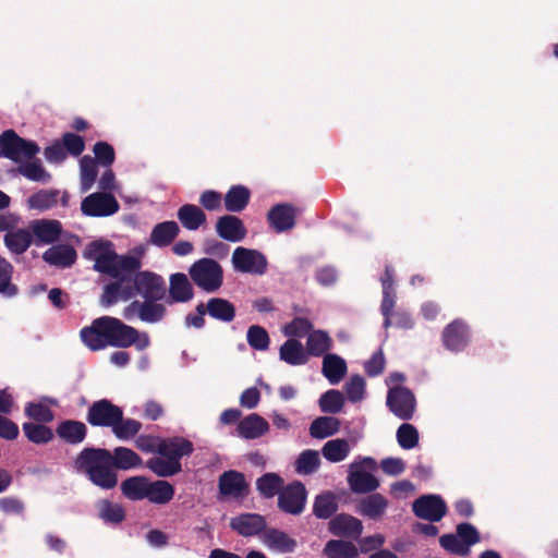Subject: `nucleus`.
<instances>
[{
	"label": "nucleus",
	"instance_id": "nucleus-1",
	"mask_svg": "<svg viewBox=\"0 0 558 558\" xmlns=\"http://www.w3.org/2000/svg\"><path fill=\"white\" fill-rule=\"evenodd\" d=\"M84 257L93 260L94 269L114 279L104 288L100 304L109 307L120 300L129 301L133 298L130 279L133 272L141 269V260L132 255H118L113 244L109 241H93L85 251Z\"/></svg>",
	"mask_w": 558,
	"mask_h": 558
},
{
	"label": "nucleus",
	"instance_id": "nucleus-2",
	"mask_svg": "<svg viewBox=\"0 0 558 558\" xmlns=\"http://www.w3.org/2000/svg\"><path fill=\"white\" fill-rule=\"evenodd\" d=\"M142 462V458L126 447H116L112 451L86 447L76 456L74 465L77 471L85 473L95 486L110 490L118 485L117 470L135 469Z\"/></svg>",
	"mask_w": 558,
	"mask_h": 558
},
{
	"label": "nucleus",
	"instance_id": "nucleus-3",
	"mask_svg": "<svg viewBox=\"0 0 558 558\" xmlns=\"http://www.w3.org/2000/svg\"><path fill=\"white\" fill-rule=\"evenodd\" d=\"M80 335L83 343L92 351H99L107 347L124 349L131 345L143 351L150 344L146 332L141 333L136 328L112 316L94 319L90 326L81 330Z\"/></svg>",
	"mask_w": 558,
	"mask_h": 558
},
{
	"label": "nucleus",
	"instance_id": "nucleus-4",
	"mask_svg": "<svg viewBox=\"0 0 558 558\" xmlns=\"http://www.w3.org/2000/svg\"><path fill=\"white\" fill-rule=\"evenodd\" d=\"M39 150L36 142L21 137L14 130H5L0 134V157L23 162L34 159Z\"/></svg>",
	"mask_w": 558,
	"mask_h": 558
},
{
	"label": "nucleus",
	"instance_id": "nucleus-5",
	"mask_svg": "<svg viewBox=\"0 0 558 558\" xmlns=\"http://www.w3.org/2000/svg\"><path fill=\"white\" fill-rule=\"evenodd\" d=\"M192 281L202 290L208 293L216 292L223 283V269L213 258H201L189 269Z\"/></svg>",
	"mask_w": 558,
	"mask_h": 558
},
{
	"label": "nucleus",
	"instance_id": "nucleus-6",
	"mask_svg": "<svg viewBox=\"0 0 558 558\" xmlns=\"http://www.w3.org/2000/svg\"><path fill=\"white\" fill-rule=\"evenodd\" d=\"M131 291L133 298L138 295L144 300H165L167 284L162 276L149 270H136L131 275Z\"/></svg>",
	"mask_w": 558,
	"mask_h": 558
},
{
	"label": "nucleus",
	"instance_id": "nucleus-7",
	"mask_svg": "<svg viewBox=\"0 0 558 558\" xmlns=\"http://www.w3.org/2000/svg\"><path fill=\"white\" fill-rule=\"evenodd\" d=\"M122 408L109 399L94 401L87 410L86 422L93 427L110 428L121 420Z\"/></svg>",
	"mask_w": 558,
	"mask_h": 558
},
{
	"label": "nucleus",
	"instance_id": "nucleus-8",
	"mask_svg": "<svg viewBox=\"0 0 558 558\" xmlns=\"http://www.w3.org/2000/svg\"><path fill=\"white\" fill-rule=\"evenodd\" d=\"M386 404L395 416L402 421H409L415 413L416 399L409 388L393 386L387 392Z\"/></svg>",
	"mask_w": 558,
	"mask_h": 558
},
{
	"label": "nucleus",
	"instance_id": "nucleus-9",
	"mask_svg": "<svg viewBox=\"0 0 558 558\" xmlns=\"http://www.w3.org/2000/svg\"><path fill=\"white\" fill-rule=\"evenodd\" d=\"M307 492L305 485L300 481H294L283 487L278 496V508L287 514H301L306 505Z\"/></svg>",
	"mask_w": 558,
	"mask_h": 558
},
{
	"label": "nucleus",
	"instance_id": "nucleus-10",
	"mask_svg": "<svg viewBox=\"0 0 558 558\" xmlns=\"http://www.w3.org/2000/svg\"><path fill=\"white\" fill-rule=\"evenodd\" d=\"M232 264L236 271L264 275L267 271V259L256 250L239 246L233 251Z\"/></svg>",
	"mask_w": 558,
	"mask_h": 558
},
{
	"label": "nucleus",
	"instance_id": "nucleus-11",
	"mask_svg": "<svg viewBox=\"0 0 558 558\" xmlns=\"http://www.w3.org/2000/svg\"><path fill=\"white\" fill-rule=\"evenodd\" d=\"M120 205L110 193L96 192L86 196L81 203V210L88 217H108L116 214Z\"/></svg>",
	"mask_w": 558,
	"mask_h": 558
},
{
	"label": "nucleus",
	"instance_id": "nucleus-12",
	"mask_svg": "<svg viewBox=\"0 0 558 558\" xmlns=\"http://www.w3.org/2000/svg\"><path fill=\"white\" fill-rule=\"evenodd\" d=\"M412 511L418 519L439 522L447 514L448 508L439 495H422L413 501Z\"/></svg>",
	"mask_w": 558,
	"mask_h": 558
},
{
	"label": "nucleus",
	"instance_id": "nucleus-13",
	"mask_svg": "<svg viewBox=\"0 0 558 558\" xmlns=\"http://www.w3.org/2000/svg\"><path fill=\"white\" fill-rule=\"evenodd\" d=\"M229 526L243 537L260 536L267 527L266 518L259 513L244 512L230 519Z\"/></svg>",
	"mask_w": 558,
	"mask_h": 558
},
{
	"label": "nucleus",
	"instance_id": "nucleus-14",
	"mask_svg": "<svg viewBox=\"0 0 558 558\" xmlns=\"http://www.w3.org/2000/svg\"><path fill=\"white\" fill-rule=\"evenodd\" d=\"M444 347L451 352L463 351L470 341L469 326L462 319L448 324L441 333Z\"/></svg>",
	"mask_w": 558,
	"mask_h": 558
},
{
	"label": "nucleus",
	"instance_id": "nucleus-15",
	"mask_svg": "<svg viewBox=\"0 0 558 558\" xmlns=\"http://www.w3.org/2000/svg\"><path fill=\"white\" fill-rule=\"evenodd\" d=\"M215 229L220 239L232 243L241 242L247 234L243 221L234 215H223L219 217L216 221Z\"/></svg>",
	"mask_w": 558,
	"mask_h": 558
},
{
	"label": "nucleus",
	"instance_id": "nucleus-16",
	"mask_svg": "<svg viewBox=\"0 0 558 558\" xmlns=\"http://www.w3.org/2000/svg\"><path fill=\"white\" fill-rule=\"evenodd\" d=\"M219 493L228 497H245L248 494V484L243 473L230 470L223 472L218 480Z\"/></svg>",
	"mask_w": 558,
	"mask_h": 558
},
{
	"label": "nucleus",
	"instance_id": "nucleus-17",
	"mask_svg": "<svg viewBox=\"0 0 558 558\" xmlns=\"http://www.w3.org/2000/svg\"><path fill=\"white\" fill-rule=\"evenodd\" d=\"M348 483L355 494H368L379 487L378 478L372 473L362 470L361 464L352 463L348 475Z\"/></svg>",
	"mask_w": 558,
	"mask_h": 558
},
{
	"label": "nucleus",
	"instance_id": "nucleus-18",
	"mask_svg": "<svg viewBox=\"0 0 558 558\" xmlns=\"http://www.w3.org/2000/svg\"><path fill=\"white\" fill-rule=\"evenodd\" d=\"M296 210L290 204H277L267 214L269 225L277 233L291 230L295 226Z\"/></svg>",
	"mask_w": 558,
	"mask_h": 558
},
{
	"label": "nucleus",
	"instance_id": "nucleus-19",
	"mask_svg": "<svg viewBox=\"0 0 558 558\" xmlns=\"http://www.w3.org/2000/svg\"><path fill=\"white\" fill-rule=\"evenodd\" d=\"M328 530L335 536L357 538L363 532V524L353 515L340 513L329 521Z\"/></svg>",
	"mask_w": 558,
	"mask_h": 558
},
{
	"label": "nucleus",
	"instance_id": "nucleus-20",
	"mask_svg": "<svg viewBox=\"0 0 558 558\" xmlns=\"http://www.w3.org/2000/svg\"><path fill=\"white\" fill-rule=\"evenodd\" d=\"M29 230L33 234V242L36 245L50 244L59 239L62 226L58 220L41 219L33 221Z\"/></svg>",
	"mask_w": 558,
	"mask_h": 558
},
{
	"label": "nucleus",
	"instance_id": "nucleus-21",
	"mask_svg": "<svg viewBox=\"0 0 558 558\" xmlns=\"http://www.w3.org/2000/svg\"><path fill=\"white\" fill-rule=\"evenodd\" d=\"M169 299L167 303H186L194 296L193 286L183 272H175L169 280Z\"/></svg>",
	"mask_w": 558,
	"mask_h": 558
},
{
	"label": "nucleus",
	"instance_id": "nucleus-22",
	"mask_svg": "<svg viewBox=\"0 0 558 558\" xmlns=\"http://www.w3.org/2000/svg\"><path fill=\"white\" fill-rule=\"evenodd\" d=\"M262 542L270 550L278 553H293L298 543L288 533L276 527H269L262 534Z\"/></svg>",
	"mask_w": 558,
	"mask_h": 558
},
{
	"label": "nucleus",
	"instance_id": "nucleus-23",
	"mask_svg": "<svg viewBox=\"0 0 558 558\" xmlns=\"http://www.w3.org/2000/svg\"><path fill=\"white\" fill-rule=\"evenodd\" d=\"M194 450L192 441L184 437H171L159 441L158 454L172 461L190 456Z\"/></svg>",
	"mask_w": 558,
	"mask_h": 558
},
{
	"label": "nucleus",
	"instance_id": "nucleus-24",
	"mask_svg": "<svg viewBox=\"0 0 558 558\" xmlns=\"http://www.w3.org/2000/svg\"><path fill=\"white\" fill-rule=\"evenodd\" d=\"M87 426L76 420H64L56 428L57 436L68 445L82 444L87 437Z\"/></svg>",
	"mask_w": 558,
	"mask_h": 558
},
{
	"label": "nucleus",
	"instance_id": "nucleus-25",
	"mask_svg": "<svg viewBox=\"0 0 558 558\" xmlns=\"http://www.w3.org/2000/svg\"><path fill=\"white\" fill-rule=\"evenodd\" d=\"M236 430L244 439H256L269 430V424L259 414L251 413L239 422Z\"/></svg>",
	"mask_w": 558,
	"mask_h": 558
},
{
	"label": "nucleus",
	"instance_id": "nucleus-26",
	"mask_svg": "<svg viewBox=\"0 0 558 558\" xmlns=\"http://www.w3.org/2000/svg\"><path fill=\"white\" fill-rule=\"evenodd\" d=\"M76 258L77 254L74 247L66 244L53 245L43 254V259L46 263L59 268L71 267Z\"/></svg>",
	"mask_w": 558,
	"mask_h": 558
},
{
	"label": "nucleus",
	"instance_id": "nucleus-27",
	"mask_svg": "<svg viewBox=\"0 0 558 558\" xmlns=\"http://www.w3.org/2000/svg\"><path fill=\"white\" fill-rule=\"evenodd\" d=\"M3 243L10 253L24 254L33 243V234L29 228H15L3 236Z\"/></svg>",
	"mask_w": 558,
	"mask_h": 558
},
{
	"label": "nucleus",
	"instance_id": "nucleus-28",
	"mask_svg": "<svg viewBox=\"0 0 558 558\" xmlns=\"http://www.w3.org/2000/svg\"><path fill=\"white\" fill-rule=\"evenodd\" d=\"M251 199V191L242 184L232 185L223 196L225 209L229 213L243 211Z\"/></svg>",
	"mask_w": 558,
	"mask_h": 558
},
{
	"label": "nucleus",
	"instance_id": "nucleus-29",
	"mask_svg": "<svg viewBox=\"0 0 558 558\" xmlns=\"http://www.w3.org/2000/svg\"><path fill=\"white\" fill-rule=\"evenodd\" d=\"M388 507V500L378 493H373L360 500L357 512L372 520L380 519Z\"/></svg>",
	"mask_w": 558,
	"mask_h": 558
},
{
	"label": "nucleus",
	"instance_id": "nucleus-30",
	"mask_svg": "<svg viewBox=\"0 0 558 558\" xmlns=\"http://www.w3.org/2000/svg\"><path fill=\"white\" fill-rule=\"evenodd\" d=\"M348 371L344 359L337 354L327 353L323 360L322 373L331 385L339 384Z\"/></svg>",
	"mask_w": 558,
	"mask_h": 558
},
{
	"label": "nucleus",
	"instance_id": "nucleus-31",
	"mask_svg": "<svg viewBox=\"0 0 558 558\" xmlns=\"http://www.w3.org/2000/svg\"><path fill=\"white\" fill-rule=\"evenodd\" d=\"M255 486L262 498L271 499L279 496L284 487V481L279 474L267 472L256 480Z\"/></svg>",
	"mask_w": 558,
	"mask_h": 558
},
{
	"label": "nucleus",
	"instance_id": "nucleus-32",
	"mask_svg": "<svg viewBox=\"0 0 558 558\" xmlns=\"http://www.w3.org/2000/svg\"><path fill=\"white\" fill-rule=\"evenodd\" d=\"M280 360L289 365H304L308 357L303 344L293 338H289L279 349Z\"/></svg>",
	"mask_w": 558,
	"mask_h": 558
},
{
	"label": "nucleus",
	"instance_id": "nucleus-33",
	"mask_svg": "<svg viewBox=\"0 0 558 558\" xmlns=\"http://www.w3.org/2000/svg\"><path fill=\"white\" fill-rule=\"evenodd\" d=\"M180 228L173 220L157 223L150 233V243L163 247L168 246L178 236Z\"/></svg>",
	"mask_w": 558,
	"mask_h": 558
},
{
	"label": "nucleus",
	"instance_id": "nucleus-34",
	"mask_svg": "<svg viewBox=\"0 0 558 558\" xmlns=\"http://www.w3.org/2000/svg\"><path fill=\"white\" fill-rule=\"evenodd\" d=\"M205 306L211 318L223 323L232 322L236 314L233 303L222 298H211Z\"/></svg>",
	"mask_w": 558,
	"mask_h": 558
},
{
	"label": "nucleus",
	"instance_id": "nucleus-35",
	"mask_svg": "<svg viewBox=\"0 0 558 558\" xmlns=\"http://www.w3.org/2000/svg\"><path fill=\"white\" fill-rule=\"evenodd\" d=\"M179 221L187 230H197L206 222V214L196 205L185 204L177 213Z\"/></svg>",
	"mask_w": 558,
	"mask_h": 558
},
{
	"label": "nucleus",
	"instance_id": "nucleus-36",
	"mask_svg": "<svg viewBox=\"0 0 558 558\" xmlns=\"http://www.w3.org/2000/svg\"><path fill=\"white\" fill-rule=\"evenodd\" d=\"M332 347V339L324 330H314L308 333L305 352L312 356H325Z\"/></svg>",
	"mask_w": 558,
	"mask_h": 558
},
{
	"label": "nucleus",
	"instance_id": "nucleus-37",
	"mask_svg": "<svg viewBox=\"0 0 558 558\" xmlns=\"http://www.w3.org/2000/svg\"><path fill=\"white\" fill-rule=\"evenodd\" d=\"M174 487L169 482L158 480L148 482L146 498L157 505H166L173 499Z\"/></svg>",
	"mask_w": 558,
	"mask_h": 558
},
{
	"label": "nucleus",
	"instance_id": "nucleus-38",
	"mask_svg": "<svg viewBox=\"0 0 558 558\" xmlns=\"http://www.w3.org/2000/svg\"><path fill=\"white\" fill-rule=\"evenodd\" d=\"M326 558H356L359 550L356 546L344 539H330L323 549Z\"/></svg>",
	"mask_w": 558,
	"mask_h": 558
},
{
	"label": "nucleus",
	"instance_id": "nucleus-39",
	"mask_svg": "<svg viewBox=\"0 0 558 558\" xmlns=\"http://www.w3.org/2000/svg\"><path fill=\"white\" fill-rule=\"evenodd\" d=\"M340 421L333 416H319L310 426V434L313 438L324 439L338 433Z\"/></svg>",
	"mask_w": 558,
	"mask_h": 558
},
{
	"label": "nucleus",
	"instance_id": "nucleus-40",
	"mask_svg": "<svg viewBox=\"0 0 558 558\" xmlns=\"http://www.w3.org/2000/svg\"><path fill=\"white\" fill-rule=\"evenodd\" d=\"M148 480L144 476H132L121 483V492L130 500H142L146 498Z\"/></svg>",
	"mask_w": 558,
	"mask_h": 558
},
{
	"label": "nucleus",
	"instance_id": "nucleus-41",
	"mask_svg": "<svg viewBox=\"0 0 558 558\" xmlns=\"http://www.w3.org/2000/svg\"><path fill=\"white\" fill-rule=\"evenodd\" d=\"M338 510L336 496L331 492H325L315 497L313 514L318 519H329Z\"/></svg>",
	"mask_w": 558,
	"mask_h": 558
},
{
	"label": "nucleus",
	"instance_id": "nucleus-42",
	"mask_svg": "<svg viewBox=\"0 0 558 558\" xmlns=\"http://www.w3.org/2000/svg\"><path fill=\"white\" fill-rule=\"evenodd\" d=\"M25 437L33 444L36 445H46L50 442L54 434L52 429L45 424H37L32 422H26L22 426Z\"/></svg>",
	"mask_w": 558,
	"mask_h": 558
},
{
	"label": "nucleus",
	"instance_id": "nucleus-43",
	"mask_svg": "<svg viewBox=\"0 0 558 558\" xmlns=\"http://www.w3.org/2000/svg\"><path fill=\"white\" fill-rule=\"evenodd\" d=\"M20 174L34 182L48 183L51 180V174L43 167L39 159L26 160L21 162L17 168Z\"/></svg>",
	"mask_w": 558,
	"mask_h": 558
},
{
	"label": "nucleus",
	"instance_id": "nucleus-44",
	"mask_svg": "<svg viewBox=\"0 0 558 558\" xmlns=\"http://www.w3.org/2000/svg\"><path fill=\"white\" fill-rule=\"evenodd\" d=\"M147 468L159 477L173 476L182 471L181 461H172L160 457L150 458L147 461Z\"/></svg>",
	"mask_w": 558,
	"mask_h": 558
},
{
	"label": "nucleus",
	"instance_id": "nucleus-45",
	"mask_svg": "<svg viewBox=\"0 0 558 558\" xmlns=\"http://www.w3.org/2000/svg\"><path fill=\"white\" fill-rule=\"evenodd\" d=\"M98 515L108 524H119L125 519L124 508L108 499H102L98 502Z\"/></svg>",
	"mask_w": 558,
	"mask_h": 558
},
{
	"label": "nucleus",
	"instance_id": "nucleus-46",
	"mask_svg": "<svg viewBox=\"0 0 558 558\" xmlns=\"http://www.w3.org/2000/svg\"><path fill=\"white\" fill-rule=\"evenodd\" d=\"M161 300H144L141 301V320L147 324H156L161 322L166 314L167 307L160 303Z\"/></svg>",
	"mask_w": 558,
	"mask_h": 558
},
{
	"label": "nucleus",
	"instance_id": "nucleus-47",
	"mask_svg": "<svg viewBox=\"0 0 558 558\" xmlns=\"http://www.w3.org/2000/svg\"><path fill=\"white\" fill-rule=\"evenodd\" d=\"M349 452L350 445L348 440L343 438L329 440L322 449L324 458L333 463L343 461L348 457Z\"/></svg>",
	"mask_w": 558,
	"mask_h": 558
},
{
	"label": "nucleus",
	"instance_id": "nucleus-48",
	"mask_svg": "<svg viewBox=\"0 0 558 558\" xmlns=\"http://www.w3.org/2000/svg\"><path fill=\"white\" fill-rule=\"evenodd\" d=\"M14 267L0 255V294L12 298L19 293V288L12 282Z\"/></svg>",
	"mask_w": 558,
	"mask_h": 558
},
{
	"label": "nucleus",
	"instance_id": "nucleus-49",
	"mask_svg": "<svg viewBox=\"0 0 558 558\" xmlns=\"http://www.w3.org/2000/svg\"><path fill=\"white\" fill-rule=\"evenodd\" d=\"M142 423L137 420L124 417L123 410L121 411V420L112 427L111 432L120 440H128L134 438L142 429Z\"/></svg>",
	"mask_w": 558,
	"mask_h": 558
},
{
	"label": "nucleus",
	"instance_id": "nucleus-50",
	"mask_svg": "<svg viewBox=\"0 0 558 558\" xmlns=\"http://www.w3.org/2000/svg\"><path fill=\"white\" fill-rule=\"evenodd\" d=\"M58 190H40L28 197L27 204L32 209L47 210L57 205Z\"/></svg>",
	"mask_w": 558,
	"mask_h": 558
},
{
	"label": "nucleus",
	"instance_id": "nucleus-51",
	"mask_svg": "<svg viewBox=\"0 0 558 558\" xmlns=\"http://www.w3.org/2000/svg\"><path fill=\"white\" fill-rule=\"evenodd\" d=\"M320 465L319 454L316 450L302 451L295 461V471L302 475L315 473Z\"/></svg>",
	"mask_w": 558,
	"mask_h": 558
},
{
	"label": "nucleus",
	"instance_id": "nucleus-52",
	"mask_svg": "<svg viewBox=\"0 0 558 558\" xmlns=\"http://www.w3.org/2000/svg\"><path fill=\"white\" fill-rule=\"evenodd\" d=\"M81 168V189L83 192H87L92 189L96 182L98 170L97 162L94 158L85 155L80 160Z\"/></svg>",
	"mask_w": 558,
	"mask_h": 558
},
{
	"label": "nucleus",
	"instance_id": "nucleus-53",
	"mask_svg": "<svg viewBox=\"0 0 558 558\" xmlns=\"http://www.w3.org/2000/svg\"><path fill=\"white\" fill-rule=\"evenodd\" d=\"M344 405V397L341 391L336 389L327 390L319 398V407L322 412L336 414L339 413Z\"/></svg>",
	"mask_w": 558,
	"mask_h": 558
},
{
	"label": "nucleus",
	"instance_id": "nucleus-54",
	"mask_svg": "<svg viewBox=\"0 0 558 558\" xmlns=\"http://www.w3.org/2000/svg\"><path fill=\"white\" fill-rule=\"evenodd\" d=\"M246 340L251 348L258 351L267 350L270 343L267 330L259 325H252L248 327Z\"/></svg>",
	"mask_w": 558,
	"mask_h": 558
},
{
	"label": "nucleus",
	"instance_id": "nucleus-55",
	"mask_svg": "<svg viewBox=\"0 0 558 558\" xmlns=\"http://www.w3.org/2000/svg\"><path fill=\"white\" fill-rule=\"evenodd\" d=\"M397 440L402 449H412L418 444V430L414 425L410 423H403L397 429Z\"/></svg>",
	"mask_w": 558,
	"mask_h": 558
},
{
	"label": "nucleus",
	"instance_id": "nucleus-56",
	"mask_svg": "<svg viewBox=\"0 0 558 558\" xmlns=\"http://www.w3.org/2000/svg\"><path fill=\"white\" fill-rule=\"evenodd\" d=\"M440 546L450 554L458 556H468L470 554V549L463 545V542L460 539L458 534H444L439 538Z\"/></svg>",
	"mask_w": 558,
	"mask_h": 558
},
{
	"label": "nucleus",
	"instance_id": "nucleus-57",
	"mask_svg": "<svg viewBox=\"0 0 558 558\" xmlns=\"http://www.w3.org/2000/svg\"><path fill=\"white\" fill-rule=\"evenodd\" d=\"M25 414L29 418L41 424L50 423L54 417V414L49 407L34 402H31L25 407Z\"/></svg>",
	"mask_w": 558,
	"mask_h": 558
},
{
	"label": "nucleus",
	"instance_id": "nucleus-58",
	"mask_svg": "<svg viewBox=\"0 0 558 558\" xmlns=\"http://www.w3.org/2000/svg\"><path fill=\"white\" fill-rule=\"evenodd\" d=\"M313 328L312 323L304 317H295L289 324H287L283 328V332L286 336L290 338L303 337L308 333Z\"/></svg>",
	"mask_w": 558,
	"mask_h": 558
},
{
	"label": "nucleus",
	"instance_id": "nucleus-59",
	"mask_svg": "<svg viewBox=\"0 0 558 558\" xmlns=\"http://www.w3.org/2000/svg\"><path fill=\"white\" fill-rule=\"evenodd\" d=\"M93 151L95 155L94 159L97 163L104 167H110L114 162V149L107 142H97L93 147Z\"/></svg>",
	"mask_w": 558,
	"mask_h": 558
},
{
	"label": "nucleus",
	"instance_id": "nucleus-60",
	"mask_svg": "<svg viewBox=\"0 0 558 558\" xmlns=\"http://www.w3.org/2000/svg\"><path fill=\"white\" fill-rule=\"evenodd\" d=\"M344 390L351 402H357L363 399L365 392V380L361 375H352L345 383Z\"/></svg>",
	"mask_w": 558,
	"mask_h": 558
},
{
	"label": "nucleus",
	"instance_id": "nucleus-61",
	"mask_svg": "<svg viewBox=\"0 0 558 558\" xmlns=\"http://www.w3.org/2000/svg\"><path fill=\"white\" fill-rule=\"evenodd\" d=\"M60 142L66 150V155L70 154L74 157H77L85 149L84 138L81 135L72 132L64 133Z\"/></svg>",
	"mask_w": 558,
	"mask_h": 558
},
{
	"label": "nucleus",
	"instance_id": "nucleus-62",
	"mask_svg": "<svg viewBox=\"0 0 558 558\" xmlns=\"http://www.w3.org/2000/svg\"><path fill=\"white\" fill-rule=\"evenodd\" d=\"M457 534L463 542V545H465L469 549L471 546L477 544L481 541V536L476 527L468 522H463L457 525Z\"/></svg>",
	"mask_w": 558,
	"mask_h": 558
},
{
	"label": "nucleus",
	"instance_id": "nucleus-63",
	"mask_svg": "<svg viewBox=\"0 0 558 558\" xmlns=\"http://www.w3.org/2000/svg\"><path fill=\"white\" fill-rule=\"evenodd\" d=\"M385 356L381 350L375 352L364 364L365 373L369 377H376L384 372Z\"/></svg>",
	"mask_w": 558,
	"mask_h": 558
},
{
	"label": "nucleus",
	"instance_id": "nucleus-64",
	"mask_svg": "<svg viewBox=\"0 0 558 558\" xmlns=\"http://www.w3.org/2000/svg\"><path fill=\"white\" fill-rule=\"evenodd\" d=\"M222 201V195L214 190H206L199 196V204L210 211L220 209Z\"/></svg>",
	"mask_w": 558,
	"mask_h": 558
}]
</instances>
